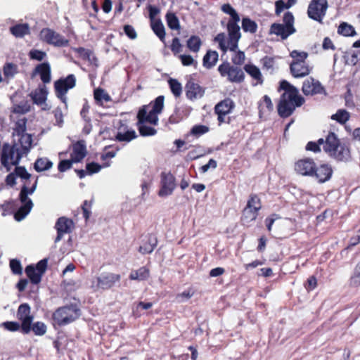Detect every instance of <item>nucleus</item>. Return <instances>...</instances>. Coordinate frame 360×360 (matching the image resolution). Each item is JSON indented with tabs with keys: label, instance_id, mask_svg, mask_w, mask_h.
<instances>
[{
	"label": "nucleus",
	"instance_id": "8fccbe9b",
	"mask_svg": "<svg viewBox=\"0 0 360 360\" xmlns=\"http://www.w3.org/2000/svg\"><path fill=\"white\" fill-rule=\"evenodd\" d=\"M119 150L120 148L117 145L106 146L103 149L104 153L101 156V160L105 161L107 159L114 158Z\"/></svg>",
	"mask_w": 360,
	"mask_h": 360
},
{
	"label": "nucleus",
	"instance_id": "c9c22d12",
	"mask_svg": "<svg viewBox=\"0 0 360 360\" xmlns=\"http://www.w3.org/2000/svg\"><path fill=\"white\" fill-rule=\"evenodd\" d=\"M94 98L98 105H102L103 103H108L111 101L110 96L105 91V89L98 87L94 91Z\"/></svg>",
	"mask_w": 360,
	"mask_h": 360
},
{
	"label": "nucleus",
	"instance_id": "473e14b6",
	"mask_svg": "<svg viewBox=\"0 0 360 360\" xmlns=\"http://www.w3.org/2000/svg\"><path fill=\"white\" fill-rule=\"evenodd\" d=\"M158 245L157 238L150 234L148 241L139 248V252L143 255L151 253Z\"/></svg>",
	"mask_w": 360,
	"mask_h": 360
},
{
	"label": "nucleus",
	"instance_id": "69168bd1",
	"mask_svg": "<svg viewBox=\"0 0 360 360\" xmlns=\"http://www.w3.org/2000/svg\"><path fill=\"white\" fill-rule=\"evenodd\" d=\"M275 57L266 56L261 59L262 67L266 70H273L275 65Z\"/></svg>",
	"mask_w": 360,
	"mask_h": 360
},
{
	"label": "nucleus",
	"instance_id": "052dcab7",
	"mask_svg": "<svg viewBox=\"0 0 360 360\" xmlns=\"http://www.w3.org/2000/svg\"><path fill=\"white\" fill-rule=\"evenodd\" d=\"M10 268L13 274L21 275L22 274V267L20 262L17 259H12L9 262Z\"/></svg>",
	"mask_w": 360,
	"mask_h": 360
},
{
	"label": "nucleus",
	"instance_id": "4be33fe9",
	"mask_svg": "<svg viewBox=\"0 0 360 360\" xmlns=\"http://www.w3.org/2000/svg\"><path fill=\"white\" fill-rule=\"evenodd\" d=\"M333 174V169L328 164H321L319 167L316 165L315 172L313 176L319 183L323 184L328 181Z\"/></svg>",
	"mask_w": 360,
	"mask_h": 360
},
{
	"label": "nucleus",
	"instance_id": "ea45409f",
	"mask_svg": "<svg viewBox=\"0 0 360 360\" xmlns=\"http://www.w3.org/2000/svg\"><path fill=\"white\" fill-rule=\"evenodd\" d=\"M33 202H29L26 205H22L14 214V219L17 221H22L31 211L33 207Z\"/></svg>",
	"mask_w": 360,
	"mask_h": 360
},
{
	"label": "nucleus",
	"instance_id": "09e8293b",
	"mask_svg": "<svg viewBox=\"0 0 360 360\" xmlns=\"http://www.w3.org/2000/svg\"><path fill=\"white\" fill-rule=\"evenodd\" d=\"M168 84L173 95L176 98L180 97L182 94L181 84L176 79L169 78L168 79Z\"/></svg>",
	"mask_w": 360,
	"mask_h": 360
},
{
	"label": "nucleus",
	"instance_id": "393cba45",
	"mask_svg": "<svg viewBox=\"0 0 360 360\" xmlns=\"http://www.w3.org/2000/svg\"><path fill=\"white\" fill-rule=\"evenodd\" d=\"M38 75L44 84H49L51 81V70L48 62L38 64L32 72V75Z\"/></svg>",
	"mask_w": 360,
	"mask_h": 360
},
{
	"label": "nucleus",
	"instance_id": "58836bf2",
	"mask_svg": "<svg viewBox=\"0 0 360 360\" xmlns=\"http://www.w3.org/2000/svg\"><path fill=\"white\" fill-rule=\"evenodd\" d=\"M73 51L84 60H88L91 63L97 61V58L94 55L93 51L90 49H87L84 47H77L74 48Z\"/></svg>",
	"mask_w": 360,
	"mask_h": 360
},
{
	"label": "nucleus",
	"instance_id": "f8f14e48",
	"mask_svg": "<svg viewBox=\"0 0 360 360\" xmlns=\"http://www.w3.org/2000/svg\"><path fill=\"white\" fill-rule=\"evenodd\" d=\"M76 85V77L73 74L68 75L66 77H61L54 82V89L56 96L63 102H65V95L69 89Z\"/></svg>",
	"mask_w": 360,
	"mask_h": 360
},
{
	"label": "nucleus",
	"instance_id": "c03bdc74",
	"mask_svg": "<svg viewBox=\"0 0 360 360\" xmlns=\"http://www.w3.org/2000/svg\"><path fill=\"white\" fill-rule=\"evenodd\" d=\"M186 46L191 51L197 53L199 51V50L202 46V41L198 36L192 35L187 40Z\"/></svg>",
	"mask_w": 360,
	"mask_h": 360
},
{
	"label": "nucleus",
	"instance_id": "f704fd0d",
	"mask_svg": "<svg viewBox=\"0 0 360 360\" xmlns=\"http://www.w3.org/2000/svg\"><path fill=\"white\" fill-rule=\"evenodd\" d=\"M150 25L151 29L160 40L165 44V30L162 21L160 19L153 20Z\"/></svg>",
	"mask_w": 360,
	"mask_h": 360
},
{
	"label": "nucleus",
	"instance_id": "2f4dec72",
	"mask_svg": "<svg viewBox=\"0 0 360 360\" xmlns=\"http://www.w3.org/2000/svg\"><path fill=\"white\" fill-rule=\"evenodd\" d=\"M243 70L255 80L257 84H262L264 82L260 70L255 65L245 64Z\"/></svg>",
	"mask_w": 360,
	"mask_h": 360
},
{
	"label": "nucleus",
	"instance_id": "bf43d9fd",
	"mask_svg": "<svg viewBox=\"0 0 360 360\" xmlns=\"http://www.w3.org/2000/svg\"><path fill=\"white\" fill-rule=\"evenodd\" d=\"M290 56L293 58L292 61H297L300 63H306L305 60L308 57V53L305 51H299L293 50L290 52Z\"/></svg>",
	"mask_w": 360,
	"mask_h": 360
},
{
	"label": "nucleus",
	"instance_id": "9b49d317",
	"mask_svg": "<svg viewBox=\"0 0 360 360\" xmlns=\"http://www.w3.org/2000/svg\"><path fill=\"white\" fill-rule=\"evenodd\" d=\"M328 4L327 0H311L308 6V17L321 24L326 14Z\"/></svg>",
	"mask_w": 360,
	"mask_h": 360
},
{
	"label": "nucleus",
	"instance_id": "20e7f679",
	"mask_svg": "<svg viewBox=\"0 0 360 360\" xmlns=\"http://www.w3.org/2000/svg\"><path fill=\"white\" fill-rule=\"evenodd\" d=\"M323 151L338 162H348L352 158L350 143L341 141L338 135L331 131H328L325 136Z\"/></svg>",
	"mask_w": 360,
	"mask_h": 360
},
{
	"label": "nucleus",
	"instance_id": "5701e85b",
	"mask_svg": "<svg viewBox=\"0 0 360 360\" xmlns=\"http://www.w3.org/2000/svg\"><path fill=\"white\" fill-rule=\"evenodd\" d=\"M164 101V96H158L154 101L150 103L152 109L149 112L147 111V116L150 120H153L152 121L153 122H158V115L162 112ZM148 107V105H147Z\"/></svg>",
	"mask_w": 360,
	"mask_h": 360
},
{
	"label": "nucleus",
	"instance_id": "5fc2aeb1",
	"mask_svg": "<svg viewBox=\"0 0 360 360\" xmlns=\"http://www.w3.org/2000/svg\"><path fill=\"white\" fill-rule=\"evenodd\" d=\"M231 58V62L233 65L240 67L242 65L245 60V55L243 51L236 49Z\"/></svg>",
	"mask_w": 360,
	"mask_h": 360
},
{
	"label": "nucleus",
	"instance_id": "6e6552de",
	"mask_svg": "<svg viewBox=\"0 0 360 360\" xmlns=\"http://www.w3.org/2000/svg\"><path fill=\"white\" fill-rule=\"evenodd\" d=\"M217 70L221 77H226L231 83H242L245 79L243 70L238 66L231 65L228 61L221 63Z\"/></svg>",
	"mask_w": 360,
	"mask_h": 360
},
{
	"label": "nucleus",
	"instance_id": "a211bd4d",
	"mask_svg": "<svg viewBox=\"0 0 360 360\" xmlns=\"http://www.w3.org/2000/svg\"><path fill=\"white\" fill-rule=\"evenodd\" d=\"M302 91L305 96H314L326 92L321 82L313 77H309L303 82Z\"/></svg>",
	"mask_w": 360,
	"mask_h": 360
},
{
	"label": "nucleus",
	"instance_id": "4c0bfd02",
	"mask_svg": "<svg viewBox=\"0 0 360 360\" xmlns=\"http://www.w3.org/2000/svg\"><path fill=\"white\" fill-rule=\"evenodd\" d=\"M53 167V162L47 158H38L34 164V169L37 172L49 170Z\"/></svg>",
	"mask_w": 360,
	"mask_h": 360
},
{
	"label": "nucleus",
	"instance_id": "e433bc0d",
	"mask_svg": "<svg viewBox=\"0 0 360 360\" xmlns=\"http://www.w3.org/2000/svg\"><path fill=\"white\" fill-rule=\"evenodd\" d=\"M10 32L15 37H23L30 34V27L27 23L17 24L10 27Z\"/></svg>",
	"mask_w": 360,
	"mask_h": 360
},
{
	"label": "nucleus",
	"instance_id": "864d4df0",
	"mask_svg": "<svg viewBox=\"0 0 360 360\" xmlns=\"http://www.w3.org/2000/svg\"><path fill=\"white\" fill-rule=\"evenodd\" d=\"M324 144H325V138H321V139H318V141L316 142L309 141L305 146V149H306V150L311 151L315 153H320L321 150V146L322 145L323 146Z\"/></svg>",
	"mask_w": 360,
	"mask_h": 360
},
{
	"label": "nucleus",
	"instance_id": "aec40b11",
	"mask_svg": "<svg viewBox=\"0 0 360 360\" xmlns=\"http://www.w3.org/2000/svg\"><path fill=\"white\" fill-rule=\"evenodd\" d=\"M161 188L158 192L160 196L171 195L176 188L175 177L170 172L161 174Z\"/></svg>",
	"mask_w": 360,
	"mask_h": 360
},
{
	"label": "nucleus",
	"instance_id": "7c9ffc66",
	"mask_svg": "<svg viewBox=\"0 0 360 360\" xmlns=\"http://www.w3.org/2000/svg\"><path fill=\"white\" fill-rule=\"evenodd\" d=\"M48 91L45 86H40L30 94L33 103L37 105H41L45 103L47 98Z\"/></svg>",
	"mask_w": 360,
	"mask_h": 360
},
{
	"label": "nucleus",
	"instance_id": "bb28decb",
	"mask_svg": "<svg viewBox=\"0 0 360 360\" xmlns=\"http://www.w3.org/2000/svg\"><path fill=\"white\" fill-rule=\"evenodd\" d=\"M136 137V131L132 129H129L126 124V126H123V130H122V127L118 129L115 140L119 142L128 143L135 139Z\"/></svg>",
	"mask_w": 360,
	"mask_h": 360
},
{
	"label": "nucleus",
	"instance_id": "39448f33",
	"mask_svg": "<svg viewBox=\"0 0 360 360\" xmlns=\"http://www.w3.org/2000/svg\"><path fill=\"white\" fill-rule=\"evenodd\" d=\"M294 23L295 18L293 14L290 11H287L283 15V23L274 22L271 24L269 34L280 37L281 40H285L290 35L296 32Z\"/></svg>",
	"mask_w": 360,
	"mask_h": 360
},
{
	"label": "nucleus",
	"instance_id": "1a4fd4ad",
	"mask_svg": "<svg viewBox=\"0 0 360 360\" xmlns=\"http://www.w3.org/2000/svg\"><path fill=\"white\" fill-rule=\"evenodd\" d=\"M137 122L136 124L139 132L142 136H154L157 133V130L150 126H148L146 124L149 123L153 125H157L158 122H153V120H150L147 116V105H143L138 111Z\"/></svg>",
	"mask_w": 360,
	"mask_h": 360
},
{
	"label": "nucleus",
	"instance_id": "ddd939ff",
	"mask_svg": "<svg viewBox=\"0 0 360 360\" xmlns=\"http://www.w3.org/2000/svg\"><path fill=\"white\" fill-rule=\"evenodd\" d=\"M47 265L48 259L45 258L38 262L35 266L30 264L25 267V274L32 284L37 285L41 282Z\"/></svg>",
	"mask_w": 360,
	"mask_h": 360
},
{
	"label": "nucleus",
	"instance_id": "de8ad7c7",
	"mask_svg": "<svg viewBox=\"0 0 360 360\" xmlns=\"http://www.w3.org/2000/svg\"><path fill=\"white\" fill-rule=\"evenodd\" d=\"M349 285L352 288H358L360 286V261L354 267L353 274L349 280Z\"/></svg>",
	"mask_w": 360,
	"mask_h": 360
},
{
	"label": "nucleus",
	"instance_id": "423d86ee",
	"mask_svg": "<svg viewBox=\"0 0 360 360\" xmlns=\"http://www.w3.org/2000/svg\"><path fill=\"white\" fill-rule=\"evenodd\" d=\"M262 207L260 198L255 193H251L248 197L246 206L242 210L240 217L242 224L250 226L252 221L257 219Z\"/></svg>",
	"mask_w": 360,
	"mask_h": 360
},
{
	"label": "nucleus",
	"instance_id": "f3484780",
	"mask_svg": "<svg viewBox=\"0 0 360 360\" xmlns=\"http://www.w3.org/2000/svg\"><path fill=\"white\" fill-rule=\"evenodd\" d=\"M316 169V162L313 158H304L295 162V172L303 176H313Z\"/></svg>",
	"mask_w": 360,
	"mask_h": 360
},
{
	"label": "nucleus",
	"instance_id": "774afa93",
	"mask_svg": "<svg viewBox=\"0 0 360 360\" xmlns=\"http://www.w3.org/2000/svg\"><path fill=\"white\" fill-rule=\"evenodd\" d=\"M74 162L75 161H73L71 158L70 160H60L58 165V169L60 172H64L70 169L72 166V163Z\"/></svg>",
	"mask_w": 360,
	"mask_h": 360
},
{
	"label": "nucleus",
	"instance_id": "e2e57ef3",
	"mask_svg": "<svg viewBox=\"0 0 360 360\" xmlns=\"http://www.w3.org/2000/svg\"><path fill=\"white\" fill-rule=\"evenodd\" d=\"M91 207H92V201L91 200H84L82 205V210L83 213V217L86 221H87L91 214Z\"/></svg>",
	"mask_w": 360,
	"mask_h": 360
},
{
	"label": "nucleus",
	"instance_id": "0eeeda50",
	"mask_svg": "<svg viewBox=\"0 0 360 360\" xmlns=\"http://www.w3.org/2000/svg\"><path fill=\"white\" fill-rule=\"evenodd\" d=\"M79 316V309L73 305L58 308L52 315L53 322L58 326H63L75 321Z\"/></svg>",
	"mask_w": 360,
	"mask_h": 360
},
{
	"label": "nucleus",
	"instance_id": "f03ea898",
	"mask_svg": "<svg viewBox=\"0 0 360 360\" xmlns=\"http://www.w3.org/2000/svg\"><path fill=\"white\" fill-rule=\"evenodd\" d=\"M32 146V135H23L18 143L11 145L4 143L1 153V164L6 172L11 169L12 166L19 165L22 158L27 155Z\"/></svg>",
	"mask_w": 360,
	"mask_h": 360
},
{
	"label": "nucleus",
	"instance_id": "cd10ccee",
	"mask_svg": "<svg viewBox=\"0 0 360 360\" xmlns=\"http://www.w3.org/2000/svg\"><path fill=\"white\" fill-rule=\"evenodd\" d=\"M258 110L259 117L267 115L273 111L274 105L268 95H264L258 102Z\"/></svg>",
	"mask_w": 360,
	"mask_h": 360
},
{
	"label": "nucleus",
	"instance_id": "b1692460",
	"mask_svg": "<svg viewBox=\"0 0 360 360\" xmlns=\"http://www.w3.org/2000/svg\"><path fill=\"white\" fill-rule=\"evenodd\" d=\"M290 73L295 78H302L309 75L311 68L307 63L292 61L290 65Z\"/></svg>",
	"mask_w": 360,
	"mask_h": 360
},
{
	"label": "nucleus",
	"instance_id": "a18cd8bd",
	"mask_svg": "<svg viewBox=\"0 0 360 360\" xmlns=\"http://www.w3.org/2000/svg\"><path fill=\"white\" fill-rule=\"evenodd\" d=\"M166 21L167 26L172 30H179L181 28L179 18L174 13L168 12L166 14Z\"/></svg>",
	"mask_w": 360,
	"mask_h": 360
},
{
	"label": "nucleus",
	"instance_id": "338daca9",
	"mask_svg": "<svg viewBox=\"0 0 360 360\" xmlns=\"http://www.w3.org/2000/svg\"><path fill=\"white\" fill-rule=\"evenodd\" d=\"M317 279L315 276H309L304 284V286L307 292L314 290L317 287Z\"/></svg>",
	"mask_w": 360,
	"mask_h": 360
},
{
	"label": "nucleus",
	"instance_id": "412c9836",
	"mask_svg": "<svg viewBox=\"0 0 360 360\" xmlns=\"http://www.w3.org/2000/svg\"><path fill=\"white\" fill-rule=\"evenodd\" d=\"M74 228V222L72 219L65 217H59L55 224V229L57 231V236L55 238V243L59 242L64 234L70 233Z\"/></svg>",
	"mask_w": 360,
	"mask_h": 360
},
{
	"label": "nucleus",
	"instance_id": "680f3d73",
	"mask_svg": "<svg viewBox=\"0 0 360 360\" xmlns=\"http://www.w3.org/2000/svg\"><path fill=\"white\" fill-rule=\"evenodd\" d=\"M14 172L17 177L21 179L28 180L31 177V174L27 171L24 166H15Z\"/></svg>",
	"mask_w": 360,
	"mask_h": 360
},
{
	"label": "nucleus",
	"instance_id": "f257e3e1",
	"mask_svg": "<svg viewBox=\"0 0 360 360\" xmlns=\"http://www.w3.org/2000/svg\"><path fill=\"white\" fill-rule=\"evenodd\" d=\"M221 10L230 15L226 25L228 39L224 32H220L216 35L214 41L218 43L219 49L225 54L228 51H235L238 48V42L241 38L240 28L238 25L240 16L237 11L230 4H224Z\"/></svg>",
	"mask_w": 360,
	"mask_h": 360
},
{
	"label": "nucleus",
	"instance_id": "603ef678",
	"mask_svg": "<svg viewBox=\"0 0 360 360\" xmlns=\"http://www.w3.org/2000/svg\"><path fill=\"white\" fill-rule=\"evenodd\" d=\"M338 32L339 34L345 36V37H352L356 34V31L353 26L349 25L347 22H342L338 29Z\"/></svg>",
	"mask_w": 360,
	"mask_h": 360
},
{
	"label": "nucleus",
	"instance_id": "c756f323",
	"mask_svg": "<svg viewBox=\"0 0 360 360\" xmlns=\"http://www.w3.org/2000/svg\"><path fill=\"white\" fill-rule=\"evenodd\" d=\"M219 54L217 51L208 50L202 58V65L207 69H211L217 63Z\"/></svg>",
	"mask_w": 360,
	"mask_h": 360
},
{
	"label": "nucleus",
	"instance_id": "0e129e2a",
	"mask_svg": "<svg viewBox=\"0 0 360 360\" xmlns=\"http://www.w3.org/2000/svg\"><path fill=\"white\" fill-rule=\"evenodd\" d=\"M29 56L30 59L41 61L46 58V53L41 50L32 49L30 51Z\"/></svg>",
	"mask_w": 360,
	"mask_h": 360
},
{
	"label": "nucleus",
	"instance_id": "a878e982",
	"mask_svg": "<svg viewBox=\"0 0 360 360\" xmlns=\"http://www.w3.org/2000/svg\"><path fill=\"white\" fill-rule=\"evenodd\" d=\"M86 154L87 150L85 141L79 140L72 144V150L70 154V158L75 162H81L86 157Z\"/></svg>",
	"mask_w": 360,
	"mask_h": 360
},
{
	"label": "nucleus",
	"instance_id": "a19ab883",
	"mask_svg": "<svg viewBox=\"0 0 360 360\" xmlns=\"http://www.w3.org/2000/svg\"><path fill=\"white\" fill-rule=\"evenodd\" d=\"M330 118L340 124H345L350 119V113L345 109H339Z\"/></svg>",
	"mask_w": 360,
	"mask_h": 360
},
{
	"label": "nucleus",
	"instance_id": "13d9d810",
	"mask_svg": "<svg viewBox=\"0 0 360 360\" xmlns=\"http://www.w3.org/2000/svg\"><path fill=\"white\" fill-rule=\"evenodd\" d=\"M31 330L36 335H43L46 332V326L43 322L37 321L31 325Z\"/></svg>",
	"mask_w": 360,
	"mask_h": 360
},
{
	"label": "nucleus",
	"instance_id": "37998d69",
	"mask_svg": "<svg viewBox=\"0 0 360 360\" xmlns=\"http://www.w3.org/2000/svg\"><path fill=\"white\" fill-rule=\"evenodd\" d=\"M212 150L205 152L202 147L200 145L195 146V148L190 150L186 157V160H195L205 155L207 153H210Z\"/></svg>",
	"mask_w": 360,
	"mask_h": 360
},
{
	"label": "nucleus",
	"instance_id": "6e6d98bb",
	"mask_svg": "<svg viewBox=\"0 0 360 360\" xmlns=\"http://www.w3.org/2000/svg\"><path fill=\"white\" fill-rule=\"evenodd\" d=\"M210 131V127L203 124H195L191 129V134L199 137Z\"/></svg>",
	"mask_w": 360,
	"mask_h": 360
},
{
	"label": "nucleus",
	"instance_id": "79ce46f5",
	"mask_svg": "<svg viewBox=\"0 0 360 360\" xmlns=\"http://www.w3.org/2000/svg\"><path fill=\"white\" fill-rule=\"evenodd\" d=\"M3 72L5 79L8 82L18 72V65L12 63H7L4 65Z\"/></svg>",
	"mask_w": 360,
	"mask_h": 360
},
{
	"label": "nucleus",
	"instance_id": "9d476101",
	"mask_svg": "<svg viewBox=\"0 0 360 360\" xmlns=\"http://www.w3.org/2000/svg\"><path fill=\"white\" fill-rule=\"evenodd\" d=\"M39 39L43 42L55 47H66L69 40L53 29L45 27L39 32Z\"/></svg>",
	"mask_w": 360,
	"mask_h": 360
},
{
	"label": "nucleus",
	"instance_id": "2eb2a0df",
	"mask_svg": "<svg viewBox=\"0 0 360 360\" xmlns=\"http://www.w3.org/2000/svg\"><path fill=\"white\" fill-rule=\"evenodd\" d=\"M205 91V88L202 86L195 75H190L185 85L186 98L190 101H194L202 98Z\"/></svg>",
	"mask_w": 360,
	"mask_h": 360
},
{
	"label": "nucleus",
	"instance_id": "3c124183",
	"mask_svg": "<svg viewBox=\"0 0 360 360\" xmlns=\"http://www.w3.org/2000/svg\"><path fill=\"white\" fill-rule=\"evenodd\" d=\"M296 3V0H288L285 3L283 0L275 2V14L279 15L284 9H288Z\"/></svg>",
	"mask_w": 360,
	"mask_h": 360
},
{
	"label": "nucleus",
	"instance_id": "4d7b16f0",
	"mask_svg": "<svg viewBox=\"0 0 360 360\" xmlns=\"http://www.w3.org/2000/svg\"><path fill=\"white\" fill-rule=\"evenodd\" d=\"M26 123L27 120L25 118L18 120L15 123V131L16 134L20 136V138L23 135H30L29 134L25 133L26 131Z\"/></svg>",
	"mask_w": 360,
	"mask_h": 360
},
{
	"label": "nucleus",
	"instance_id": "7ed1b4c3",
	"mask_svg": "<svg viewBox=\"0 0 360 360\" xmlns=\"http://www.w3.org/2000/svg\"><path fill=\"white\" fill-rule=\"evenodd\" d=\"M280 90L283 92L277 105L278 114L282 118H287L293 114L297 108L304 103L305 99L299 94L298 89L286 80L280 82Z\"/></svg>",
	"mask_w": 360,
	"mask_h": 360
},
{
	"label": "nucleus",
	"instance_id": "49530a36",
	"mask_svg": "<svg viewBox=\"0 0 360 360\" xmlns=\"http://www.w3.org/2000/svg\"><path fill=\"white\" fill-rule=\"evenodd\" d=\"M258 26L255 21L249 18L242 19V29L245 32L255 34L257 30Z\"/></svg>",
	"mask_w": 360,
	"mask_h": 360
},
{
	"label": "nucleus",
	"instance_id": "6ab92c4d",
	"mask_svg": "<svg viewBox=\"0 0 360 360\" xmlns=\"http://www.w3.org/2000/svg\"><path fill=\"white\" fill-rule=\"evenodd\" d=\"M120 274L113 273H105L96 277V287L98 289L108 290L112 288L116 283L120 282Z\"/></svg>",
	"mask_w": 360,
	"mask_h": 360
},
{
	"label": "nucleus",
	"instance_id": "dca6fc26",
	"mask_svg": "<svg viewBox=\"0 0 360 360\" xmlns=\"http://www.w3.org/2000/svg\"><path fill=\"white\" fill-rule=\"evenodd\" d=\"M17 318L21 321V330L24 334L31 330V324L33 316L31 315V308L27 303L21 304L17 311Z\"/></svg>",
	"mask_w": 360,
	"mask_h": 360
},
{
	"label": "nucleus",
	"instance_id": "c85d7f7f",
	"mask_svg": "<svg viewBox=\"0 0 360 360\" xmlns=\"http://www.w3.org/2000/svg\"><path fill=\"white\" fill-rule=\"evenodd\" d=\"M37 186V179L35 180L32 187L28 188L24 184L19 193V200L22 205H26L29 202H32V200L28 198V195H32L36 190Z\"/></svg>",
	"mask_w": 360,
	"mask_h": 360
},
{
	"label": "nucleus",
	"instance_id": "4468645a",
	"mask_svg": "<svg viewBox=\"0 0 360 360\" xmlns=\"http://www.w3.org/2000/svg\"><path fill=\"white\" fill-rule=\"evenodd\" d=\"M234 107V102L229 98L221 101L214 106V113L217 115L219 126L224 123H230L231 118L229 117H226V115L231 113Z\"/></svg>",
	"mask_w": 360,
	"mask_h": 360
},
{
	"label": "nucleus",
	"instance_id": "72a5a7b5",
	"mask_svg": "<svg viewBox=\"0 0 360 360\" xmlns=\"http://www.w3.org/2000/svg\"><path fill=\"white\" fill-rule=\"evenodd\" d=\"M150 277V270L146 266L140 267L139 269L132 271L129 274L130 280L146 281Z\"/></svg>",
	"mask_w": 360,
	"mask_h": 360
}]
</instances>
